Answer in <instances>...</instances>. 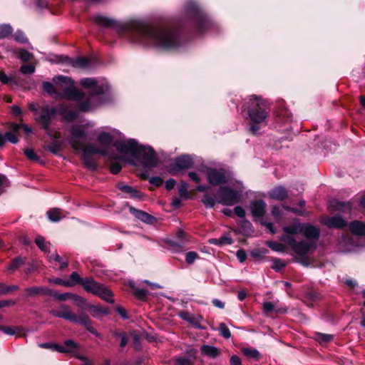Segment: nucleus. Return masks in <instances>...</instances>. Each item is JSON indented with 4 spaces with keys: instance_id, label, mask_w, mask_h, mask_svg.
Instances as JSON below:
<instances>
[{
    "instance_id": "obj_1",
    "label": "nucleus",
    "mask_w": 365,
    "mask_h": 365,
    "mask_svg": "<svg viewBox=\"0 0 365 365\" xmlns=\"http://www.w3.org/2000/svg\"><path fill=\"white\" fill-rule=\"evenodd\" d=\"M92 20L100 27L115 29L120 36L132 43L152 42L166 51L176 50L183 43L185 27L181 21L170 26H153L137 20L121 23L103 15H96Z\"/></svg>"
},
{
    "instance_id": "obj_2",
    "label": "nucleus",
    "mask_w": 365,
    "mask_h": 365,
    "mask_svg": "<svg viewBox=\"0 0 365 365\" xmlns=\"http://www.w3.org/2000/svg\"><path fill=\"white\" fill-rule=\"evenodd\" d=\"M269 110L267 101L260 96L253 95L245 101L242 112L245 113L250 134H257L261 128L268 124Z\"/></svg>"
},
{
    "instance_id": "obj_3",
    "label": "nucleus",
    "mask_w": 365,
    "mask_h": 365,
    "mask_svg": "<svg viewBox=\"0 0 365 365\" xmlns=\"http://www.w3.org/2000/svg\"><path fill=\"white\" fill-rule=\"evenodd\" d=\"M71 105L66 103H59L55 106H51L48 104L43 105L41 108V114L36 118V122L40 125L41 128L45 130L46 135L51 138H58L59 133L53 132L50 125L56 115H59L61 120L64 122H73L78 117L77 110L70 109Z\"/></svg>"
},
{
    "instance_id": "obj_4",
    "label": "nucleus",
    "mask_w": 365,
    "mask_h": 365,
    "mask_svg": "<svg viewBox=\"0 0 365 365\" xmlns=\"http://www.w3.org/2000/svg\"><path fill=\"white\" fill-rule=\"evenodd\" d=\"M113 145L118 152L130 154L145 168H154L158 165L159 160L155 150L149 145H139L135 139L130 138L126 142L117 140Z\"/></svg>"
},
{
    "instance_id": "obj_5",
    "label": "nucleus",
    "mask_w": 365,
    "mask_h": 365,
    "mask_svg": "<svg viewBox=\"0 0 365 365\" xmlns=\"http://www.w3.org/2000/svg\"><path fill=\"white\" fill-rule=\"evenodd\" d=\"M53 82L57 87L62 88V98L70 101H78L77 108L79 111L88 112L91 110V101L93 98H90V96L88 95L86 100L82 101L86 98V95L73 86V81L71 78L59 75L53 77Z\"/></svg>"
},
{
    "instance_id": "obj_6",
    "label": "nucleus",
    "mask_w": 365,
    "mask_h": 365,
    "mask_svg": "<svg viewBox=\"0 0 365 365\" xmlns=\"http://www.w3.org/2000/svg\"><path fill=\"white\" fill-rule=\"evenodd\" d=\"M61 308L65 310L58 311L56 309H51L49 311L50 314L55 317L62 318L69 322L79 324L82 325L91 334L96 336H99L98 331L93 326V321L85 312H82L78 316H77L76 314L70 312V308L66 304H62Z\"/></svg>"
},
{
    "instance_id": "obj_7",
    "label": "nucleus",
    "mask_w": 365,
    "mask_h": 365,
    "mask_svg": "<svg viewBox=\"0 0 365 365\" xmlns=\"http://www.w3.org/2000/svg\"><path fill=\"white\" fill-rule=\"evenodd\" d=\"M71 146L76 151H78L80 150H83L81 157L82 161L84 165L91 171H96L98 168V165L92 157V155L98 154L102 156L108 155V151L106 149L96 148L93 144L85 145L84 143L80 140H72Z\"/></svg>"
},
{
    "instance_id": "obj_8",
    "label": "nucleus",
    "mask_w": 365,
    "mask_h": 365,
    "mask_svg": "<svg viewBox=\"0 0 365 365\" xmlns=\"http://www.w3.org/2000/svg\"><path fill=\"white\" fill-rule=\"evenodd\" d=\"M184 11L197 32L202 33L211 25L210 20L195 2L187 1L184 6Z\"/></svg>"
},
{
    "instance_id": "obj_9",
    "label": "nucleus",
    "mask_w": 365,
    "mask_h": 365,
    "mask_svg": "<svg viewBox=\"0 0 365 365\" xmlns=\"http://www.w3.org/2000/svg\"><path fill=\"white\" fill-rule=\"evenodd\" d=\"M216 197L217 203L226 206H232L241 200L239 192L228 186H221Z\"/></svg>"
},
{
    "instance_id": "obj_10",
    "label": "nucleus",
    "mask_w": 365,
    "mask_h": 365,
    "mask_svg": "<svg viewBox=\"0 0 365 365\" xmlns=\"http://www.w3.org/2000/svg\"><path fill=\"white\" fill-rule=\"evenodd\" d=\"M206 178L211 186H218L229 182L230 178L227 171L224 168H215L207 167L205 170Z\"/></svg>"
},
{
    "instance_id": "obj_11",
    "label": "nucleus",
    "mask_w": 365,
    "mask_h": 365,
    "mask_svg": "<svg viewBox=\"0 0 365 365\" xmlns=\"http://www.w3.org/2000/svg\"><path fill=\"white\" fill-rule=\"evenodd\" d=\"M194 165V160L191 155L183 154L174 158L170 164V173H175L190 169Z\"/></svg>"
},
{
    "instance_id": "obj_12",
    "label": "nucleus",
    "mask_w": 365,
    "mask_h": 365,
    "mask_svg": "<svg viewBox=\"0 0 365 365\" xmlns=\"http://www.w3.org/2000/svg\"><path fill=\"white\" fill-rule=\"evenodd\" d=\"M321 223L329 229L343 230L348 227V222L339 215L326 216L321 220Z\"/></svg>"
},
{
    "instance_id": "obj_13",
    "label": "nucleus",
    "mask_w": 365,
    "mask_h": 365,
    "mask_svg": "<svg viewBox=\"0 0 365 365\" xmlns=\"http://www.w3.org/2000/svg\"><path fill=\"white\" fill-rule=\"evenodd\" d=\"M25 297H35L38 295L53 297L56 299L57 292L46 287H30L24 289Z\"/></svg>"
},
{
    "instance_id": "obj_14",
    "label": "nucleus",
    "mask_w": 365,
    "mask_h": 365,
    "mask_svg": "<svg viewBox=\"0 0 365 365\" xmlns=\"http://www.w3.org/2000/svg\"><path fill=\"white\" fill-rule=\"evenodd\" d=\"M60 62L71 65L74 68H85L90 66L91 61L88 58L85 56H79L76 58H71L67 56L61 55L58 56Z\"/></svg>"
},
{
    "instance_id": "obj_15",
    "label": "nucleus",
    "mask_w": 365,
    "mask_h": 365,
    "mask_svg": "<svg viewBox=\"0 0 365 365\" xmlns=\"http://www.w3.org/2000/svg\"><path fill=\"white\" fill-rule=\"evenodd\" d=\"M83 289L96 296L100 295L103 291L104 284L96 281L93 277H86V280L82 286Z\"/></svg>"
},
{
    "instance_id": "obj_16",
    "label": "nucleus",
    "mask_w": 365,
    "mask_h": 365,
    "mask_svg": "<svg viewBox=\"0 0 365 365\" xmlns=\"http://www.w3.org/2000/svg\"><path fill=\"white\" fill-rule=\"evenodd\" d=\"M90 98H96L97 104H101L108 101V98L106 96V86L103 85L94 86L88 93Z\"/></svg>"
},
{
    "instance_id": "obj_17",
    "label": "nucleus",
    "mask_w": 365,
    "mask_h": 365,
    "mask_svg": "<svg viewBox=\"0 0 365 365\" xmlns=\"http://www.w3.org/2000/svg\"><path fill=\"white\" fill-rule=\"evenodd\" d=\"M72 299L74 300L76 304L81 308H87V302L86 299L81 296H78L76 294H72L70 292H66L63 294H60L57 292L56 296V299H58L61 302H65L67 299Z\"/></svg>"
},
{
    "instance_id": "obj_18",
    "label": "nucleus",
    "mask_w": 365,
    "mask_h": 365,
    "mask_svg": "<svg viewBox=\"0 0 365 365\" xmlns=\"http://www.w3.org/2000/svg\"><path fill=\"white\" fill-rule=\"evenodd\" d=\"M126 206L128 207L130 212L137 219L147 224H153L155 220V217L148 214V212L135 208L134 207L126 202Z\"/></svg>"
},
{
    "instance_id": "obj_19",
    "label": "nucleus",
    "mask_w": 365,
    "mask_h": 365,
    "mask_svg": "<svg viewBox=\"0 0 365 365\" xmlns=\"http://www.w3.org/2000/svg\"><path fill=\"white\" fill-rule=\"evenodd\" d=\"M302 233L309 240L318 241L320 237V229L309 223H303Z\"/></svg>"
},
{
    "instance_id": "obj_20",
    "label": "nucleus",
    "mask_w": 365,
    "mask_h": 365,
    "mask_svg": "<svg viewBox=\"0 0 365 365\" xmlns=\"http://www.w3.org/2000/svg\"><path fill=\"white\" fill-rule=\"evenodd\" d=\"M316 248L317 247L314 243L307 242L302 240L299 242L297 241L292 249L297 255L304 257L311 250H315Z\"/></svg>"
},
{
    "instance_id": "obj_21",
    "label": "nucleus",
    "mask_w": 365,
    "mask_h": 365,
    "mask_svg": "<svg viewBox=\"0 0 365 365\" xmlns=\"http://www.w3.org/2000/svg\"><path fill=\"white\" fill-rule=\"evenodd\" d=\"M266 207L267 204L262 199L251 202L250 206L252 215L256 217H262L264 215Z\"/></svg>"
},
{
    "instance_id": "obj_22",
    "label": "nucleus",
    "mask_w": 365,
    "mask_h": 365,
    "mask_svg": "<svg viewBox=\"0 0 365 365\" xmlns=\"http://www.w3.org/2000/svg\"><path fill=\"white\" fill-rule=\"evenodd\" d=\"M270 198L279 201H283L288 197V191L282 185H279L269 191Z\"/></svg>"
},
{
    "instance_id": "obj_23",
    "label": "nucleus",
    "mask_w": 365,
    "mask_h": 365,
    "mask_svg": "<svg viewBox=\"0 0 365 365\" xmlns=\"http://www.w3.org/2000/svg\"><path fill=\"white\" fill-rule=\"evenodd\" d=\"M116 187L121 192L129 194L131 198L141 199L143 196V193L140 190L132 186L124 185L122 182L118 183Z\"/></svg>"
},
{
    "instance_id": "obj_24",
    "label": "nucleus",
    "mask_w": 365,
    "mask_h": 365,
    "mask_svg": "<svg viewBox=\"0 0 365 365\" xmlns=\"http://www.w3.org/2000/svg\"><path fill=\"white\" fill-rule=\"evenodd\" d=\"M87 309L93 317L99 318L101 315H108L110 311L108 307H103L101 305H94L88 304Z\"/></svg>"
},
{
    "instance_id": "obj_25",
    "label": "nucleus",
    "mask_w": 365,
    "mask_h": 365,
    "mask_svg": "<svg viewBox=\"0 0 365 365\" xmlns=\"http://www.w3.org/2000/svg\"><path fill=\"white\" fill-rule=\"evenodd\" d=\"M349 229L350 232L354 235L358 236H364L365 235V223L359 221V220H354L350 222L349 225Z\"/></svg>"
},
{
    "instance_id": "obj_26",
    "label": "nucleus",
    "mask_w": 365,
    "mask_h": 365,
    "mask_svg": "<svg viewBox=\"0 0 365 365\" xmlns=\"http://www.w3.org/2000/svg\"><path fill=\"white\" fill-rule=\"evenodd\" d=\"M276 120L279 123H284L292 120V115L286 108L278 107L275 111Z\"/></svg>"
},
{
    "instance_id": "obj_27",
    "label": "nucleus",
    "mask_w": 365,
    "mask_h": 365,
    "mask_svg": "<svg viewBox=\"0 0 365 365\" xmlns=\"http://www.w3.org/2000/svg\"><path fill=\"white\" fill-rule=\"evenodd\" d=\"M334 210L344 213L350 212L352 210V205L350 202H343L339 200H334L331 202Z\"/></svg>"
},
{
    "instance_id": "obj_28",
    "label": "nucleus",
    "mask_w": 365,
    "mask_h": 365,
    "mask_svg": "<svg viewBox=\"0 0 365 365\" xmlns=\"http://www.w3.org/2000/svg\"><path fill=\"white\" fill-rule=\"evenodd\" d=\"M6 141L13 144H17L19 141L18 136L12 132L8 131L4 134L0 132V148H3Z\"/></svg>"
},
{
    "instance_id": "obj_29",
    "label": "nucleus",
    "mask_w": 365,
    "mask_h": 365,
    "mask_svg": "<svg viewBox=\"0 0 365 365\" xmlns=\"http://www.w3.org/2000/svg\"><path fill=\"white\" fill-rule=\"evenodd\" d=\"M201 354L210 358L215 359L220 355V350L213 346L203 344L200 347Z\"/></svg>"
},
{
    "instance_id": "obj_30",
    "label": "nucleus",
    "mask_w": 365,
    "mask_h": 365,
    "mask_svg": "<svg viewBox=\"0 0 365 365\" xmlns=\"http://www.w3.org/2000/svg\"><path fill=\"white\" fill-rule=\"evenodd\" d=\"M130 288L133 289V294L136 299L142 302H146L149 295V292L145 289H140L135 286L134 284H130Z\"/></svg>"
},
{
    "instance_id": "obj_31",
    "label": "nucleus",
    "mask_w": 365,
    "mask_h": 365,
    "mask_svg": "<svg viewBox=\"0 0 365 365\" xmlns=\"http://www.w3.org/2000/svg\"><path fill=\"white\" fill-rule=\"evenodd\" d=\"M0 82L4 85L14 84L16 86H20L19 78L14 76H8L4 70L0 71Z\"/></svg>"
},
{
    "instance_id": "obj_32",
    "label": "nucleus",
    "mask_w": 365,
    "mask_h": 365,
    "mask_svg": "<svg viewBox=\"0 0 365 365\" xmlns=\"http://www.w3.org/2000/svg\"><path fill=\"white\" fill-rule=\"evenodd\" d=\"M238 225L242 230L243 235L245 236L250 235L254 232L252 223L246 218L242 219L238 222Z\"/></svg>"
},
{
    "instance_id": "obj_33",
    "label": "nucleus",
    "mask_w": 365,
    "mask_h": 365,
    "mask_svg": "<svg viewBox=\"0 0 365 365\" xmlns=\"http://www.w3.org/2000/svg\"><path fill=\"white\" fill-rule=\"evenodd\" d=\"M71 139L70 140V143L72 140H79L80 138H86V133L80 126H73L71 130Z\"/></svg>"
},
{
    "instance_id": "obj_34",
    "label": "nucleus",
    "mask_w": 365,
    "mask_h": 365,
    "mask_svg": "<svg viewBox=\"0 0 365 365\" xmlns=\"http://www.w3.org/2000/svg\"><path fill=\"white\" fill-rule=\"evenodd\" d=\"M98 140L101 145L108 148L113 143V137L109 133L102 132L98 135Z\"/></svg>"
},
{
    "instance_id": "obj_35",
    "label": "nucleus",
    "mask_w": 365,
    "mask_h": 365,
    "mask_svg": "<svg viewBox=\"0 0 365 365\" xmlns=\"http://www.w3.org/2000/svg\"><path fill=\"white\" fill-rule=\"evenodd\" d=\"M303 223H296L290 226H285L282 228L284 232L288 235H294L297 233H302Z\"/></svg>"
},
{
    "instance_id": "obj_36",
    "label": "nucleus",
    "mask_w": 365,
    "mask_h": 365,
    "mask_svg": "<svg viewBox=\"0 0 365 365\" xmlns=\"http://www.w3.org/2000/svg\"><path fill=\"white\" fill-rule=\"evenodd\" d=\"M46 215L48 220L53 222H58L63 218L61 210L58 208H51L48 210Z\"/></svg>"
},
{
    "instance_id": "obj_37",
    "label": "nucleus",
    "mask_w": 365,
    "mask_h": 365,
    "mask_svg": "<svg viewBox=\"0 0 365 365\" xmlns=\"http://www.w3.org/2000/svg\"><path fill=\"white\" fill-rule=\"evenodd\" d=\"M268 259H269L273 262V264L271 267L277 272H280L287 266V263L280 258L272 257H268Z\"/></svg>"
},
{
    "instance_id": "obj_38",
    "label": "nucleus",
    "mask_w": 365,
    "mask_h": 365,
    "mask_svg": "<svg viewBox=\"0 0 365 365\" xmlns=\"http://www.w3.org/2000/svg\"><path fill=\"white\" fill-rule=\"evenodd\" d=\"M25 264L26 258H23L21 257H16L11 261L7 268L9 270L14 271Z\"/></svg>"
},
{
    "instance_id": "obj_39",
    "label": "nucleus",
    "mask_w": 365,
    "mask_h": 365,
    "mask_svg": "<svg viewBox=\"0 0 365 365\" xmlns=\"http://www.w3.org/2000/svg\"><path fill=\"white\" fill-rule=\"evenodd\" d=\"M241 351L245 356L251 359H254L257 361L259 360L261 356L260 353L256 349L242 348Z\"/></svg>"
},
{
    "instance_id": "obj_40",
    "label": "nucleus",
    "mask_w": 365,
    "mask_h": 365,
    "mask_svg": "<svg viewBox=\"0 0 365 365\" xmlns=\"http://www.w3.org/2000/svg\"><path fill=\"white\" fill-rule=\"evenodd\" d=\"M334 338L333 334L317 332L316 340L321 344H326L331 342Z\"/></svg>"
},
{
    "instance_id": "obj_41",
    "label": "nucleus",
    "mask_w": 365,
    "mask_h": 365,
    "mask_svg": "<svg viewBox=\"0 0 365 365\" xmlns=\"http://www.w3.org/2000/svg\"><path fill=\"white\" fill-rule=\"evenodd\" d=\"M35 243L41 251L44 252H50L49 247L48 246L50 243L46 242L45 238L43 236H37L35 239Z\"/></svg>"
},
{
    "instance_id": "obj_42",
    "label": "nucleus",
    "mask_w": 365,
    "mask_h": 365,
    "mask_svg": "<svg viewBox=\"0 0 365 365\" xmlns=\"http://www.w3.org/2000/svg\"><path fill=\"white\" fill-rule=\"evenodd\" d=\"M188 185L185 181H181L178 187V193L182 199L187 200L190 198V195L187 191Z\"/></svg>"
},
{
    "instance_id": "obj_43",
    "label": "nucleus",
    "mask_w": 365,
    "mask_h": 365,
    "mask_svg": "<svg viewBox=\"0 0 365 365\" xmlns=\"http://www.w3.org/2000/svg\"><path fill=\"white\" fill-rule=\"evenodd\" d=\"M269 253L266 248H255L250 252V257L255 259L264 258V256Z\"/></svg>"
},
{
    "instance_id": "obj_44",
    "label": "nucleus",
    "mask_w": 365,
    "mask_h": 365,
    "mask_svg": "<svg viewBox=\"0 0 365 365\" xmlns=\"http://www.w3.org/2000/svg\"><path fill=\"white\" fill-rule=\"evenodd\" d=\"M42 88L43 90L48 93L49 95H56L58 96H61L62 98V93H60L57 91V90L55 88L53 83L48 81H43L42 83Z\"/></svg>"
},
{
    "instance_id": "obj_45",
    "label": "nucleus",
    "mask_w": 365,
    "mask_h": 365,
    "mask_svg": "<svg viewBox=\"0 0 365 365\" xmlns=\"http://www.w3.org/2000/svg\"><path fill=\"white\" fill-rule=\"evenodd\" d=\"M265 245L270 248L272 250L278 252H284L286 250V246L284 244L274 242V241H267Z\"/></svg>"
},
{
    "instance_id": "obj_46",
    "label": "nucleus",
    "mask_w": 365,
    "mask_h": 365,
    "mask_svg": "<svg viewBox=\"0 0 365 365\" xmlns=\"http://www.w3.org/2000/svg\"><path fill=\"white\" fill-rule=\"evenodd\" d=\"M100 292L101 294L97 295L98 297H100L101 299L106 301L108 303H114V299L111 298L113 297V292L110 289H107L104 286V287L103 288V291Z\"/></svg>"
},
{
    "instance_id": "obj_47",
    "label": "nucleus",
    "mask_w": 365,
    "mask_h": 365,
    "mask_svg": "<svg viewBox=\"0 0 365 365\" xmlns=\"http://www.w3.org/2000/svg\"><path fill=\"white\" fill-rule=\"evenodd\" d=\"M86 277H81L78 272H73L70 275V279L68 281L70 283H71L72 287H73L76 284L83 286Z\"/></svg>"
},
{
    "instance_id": "obj_48",
    "label": "nucleus",
    "mask_w": 365,
    "mask_h": 365,
    "mask_svg": "<svg viewBox=\"0 0 365 365\" xmlns=\"http://www.w3.org/2000/svg\"><path fill=\"white\" fill-rule=\"evenodd\" d=\"M113 335L115 337L120 339V346L121 348H124L128 344V336L126 332L115 330L113 331Z\"/></svg>"
},
{
    "instance_id": "obj_49",
    "label": "nucleus",
    "mask_w": 365,
    "mask_h": 365,
    "mask_svg": "<svg viewBox=\"0 0 365 365\" xmlns=\"http://www.w3.org/2000/svg\"><path fill=\"white\" fill-rule=\"evenodd\" d=\"M12 32L13 28L10 24H4L0 25V39L9 36Z\"/></svg>"
},
{
    "instance_id": "obj_50",
    "label": "nucleus",
    "mask_w": 365,
    "mask_h": 365,
    "mask_svg": "<svg viewBox=\"0 0 365 365\" xmlns=\"http://www.w3.org/2000/svg\"><path fill=\"white\" fill-rule=\"evenodd\" d=\"M304 299L306 301L314 302L319 300L321 299V296L317 291L309 290L304 294Z\"/></svg>"
},
{
    "instance_id": "obj_51",
    "label": "nucleus",
    "mask_w": 365,
    "mask_h": 365,
    "mask_svg": "<svg viewBox=\"0 0 365 365\" xmlns=\"http://www.w3.org/2000/svg\"><path fill=\"white\" fill-rule=\"evenodd\" d=\"M64 346L66 353L73 354L74 351L78 348V345L72 339H67L64 341Z\"/></svg>"
},
{
    "instance_id": "obj_52",
    "label": "nucleus",
    "mask_w": 365,
    "mask_h": 365,
    "mask_svg": "<svg viewBox=\"0 0 365 365\" xmlns=\"http://www.w3.org/2000/svg\"><path fill=\"white\" fill-rule=\"evenodd\" d=\"M13 38L16 42L23 44L26 43L29 41L25 33L19 29L15 32V34L13 35Z\"/></svg>"
},
{
    "instance_id": "obj_53",
    "label": "nucleus",
    "mask_w": 365,
    "mask_h": 365,
    "mask_svg": "<svg viewBox=\"0 0 365 365\" xmlns=\"http://www.w3.org/2000/svg\"><path fill=\"white\" fill-rule=\"evenodd\" d=\"M24 153L26 157L31 161L39 162L41 160L40 157L31 148L25 149Z\"/></svg>"
},
{
    "instance_id": "obj_54",
    "label": "nucleus",
    "mask_w": 365,
    "mask_h": 365,
    "mask_svg": "<svg viewBox=\"0 0 365 365\" xmlns=\"http://www.w3.org/2000/svg\"><path fill=\"white\" fill-rule=\"evenodd\" d=\"M201 201L206 208H213L217 202L212 197L207 194L204 195Z\"/></svg>"
},
{
    "instance_id": "obj_55",
    "label": "nucleus",
    "mask_w": 365,
    "mask_h": 365,
    "mask_svg": "<svg viewBox=\"0 0 365 365\" xmlns=\"http://www.w3.org/2000/svg\"><path fill=\"white\" fill-rule=\"evenodd\" d=\"M18 289L19 287L17 285L6 286L4 284L0 283V295L6 294Z\"/></svg>"
},
{
    "instance_id": "obj_56",
    "label": "nucleus",
    "mask_w": 365,
    "mask_h": 365,
    "mask_svg": "<svg viewBox=\"0 0 365 365\" xmlns=\"http://www.w3.org/2000/svg\"><path fill=\"white\" fill-rule=\"evenodd\" d=\"M96 82L97 81L94 78H84L81 79L80 84L83 87H84L86 88H90L91 90V88L94 86H96Z\"/></svg>"
},
{
    "instance_id": "obj_57",
    "label": "nucleus",
    "mask_w": 365,
    "mask_h": 365,
    "mask_svg": "<svg viewBox=\"0 0 365 365\" xmlns=\"http://www.w3.org/2000/svg\"><path fill=\"white\" fill-rule=\"evenodd\" d=\"M218 330L220 333V335L225 339H229L231 337V332L225 323L221 322L219 324Z\"/></svg>"
},
{
    "instance_id": "obj_58",
    "label": "nucleus",
    "mask_w": 365,
    "mask_h": 365,
    "mask_svg": "<svg viewBox=\"0 0 365 365\" xmlns=\"http://www.w3.org/2000/svg\"><path fill=\"white\" fill-rule=\"evenodd\" d=\"M19 58L23 62L30 61L33 57V54L24 48H21L19 53Z\"/></svg>"
},
{
    "instance_id": "obj_59",
    "label": "nucleus",
    "mask_w": 365,
    "mask_h": 365,
    "mask_svg": "<svg viewBox=\"0 0 365 365\" xmlns=\"http://www.w3.org/2000/svg\"><path fill=\"white\" fill-rule=\"evenodd\" d=\"M174 365H195V363L187 356H180L175 360Z\"/></svg>"
},
{
    "instance_id": "obj_60",
    "label": "nucleus",
    "mask_w": 365,
    "mask_h": 365,
    "mask_svg": "<svg viewBox=\"0 0 365 365\" xmlns=\"http://www.w3.org/2000/svg\"><path fill=\"white\" fill-rule=\"evenodd\" d=\"M48 282L50 283L57 284V285H61L66 287H71L72 284L69 282L68 280H65L61 278H54V279H49Z\"/></svg>"
},
{
    "instance_id": "obj_61",
    "label": "nucleus",
    "mask_w": 365,
    "mask_h": 365,
    "mask_svg": "<svg viewBox=\"0 0 365 365\" xmlns=\"http://www.w3.org/2000/svg\"><path fill=\"white\" fill-rule=\"evenodd\" d=\"M199 257V255L196 252L190 251L185 254V262L188 264H192L194 263L195 260Z\"/></svg>"
},
{
    "instance_id": "obj_62",
    "label": "nucleus",
    "mask_w": 365,
    "mask_h": 365,
    "mask_svg": "<svg viewBox=\"0 0 365 365\" xmlns=\"http://www.w3.org/2000/svg\"><path fill=\"white\" fill-rule=\"evenodd\" d=\"M45 149L48 150L51 153L56 155L61 149V145L58 142L55 141L52 144H50L45 147Z\"/></svg>"
},
{
    "instance_id": "obj_63",
    "label": "nucleus",
    "mask_w": 365,
    "mask_h": 365,
    "mask_svg": "<svg viewBox=\"0 0 365 365\" xmlns=\"http://www.w3.org/2000/svg\"><path fill=\"white\" fill-rule=\"evenodd\" d=\"M234 242V240L229 235H224L219 238V246L230 245Z\"/></svg>"
},
{
    "instance_id": "obj_64",
    "label": "nucleus",
    "mask_w": 365,
    "mask_h": 365,
    "mask_svg": "<svg viewBox=\"0 0 365 365\" xmlns=\"http://www.w3.org/2000/svg\"><path fill=\"white\" fill-rule=\"evenodd\" d=\"M109 170L112 174L117 175L122 170V166L118 162H112L109 166Z\"/></svg>"
}]
</instances>
